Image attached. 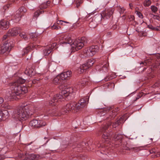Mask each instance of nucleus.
<instances>
[{
	"instance_id": "nucleus-36",
	"label": "nucleus",
	"mask_w": 160,
	"mask_h": 160,
	"mask_svg": "<svg viewBox=\"0 0 160 160\" xmlns=\"http://www.w3.org/2000/svg\"><path fill=\"white\" fill-rule=\"evenodd\" d=\"M63 22H64V23H67V24H70V23L68 22L63 21L62 20H58L57 21V24H58V25H62L63 24Z\"/></svg>"
},
{
	"instance_id": "nucleus-59",
	"label": "nucleus",
	"mask_w": 160,
	"mask_h": 160,
	"mask_svg": "<svg viewBox=\"0 0 160 160\" xmlns=\"http://www.w3.org/2000/svg\"><path fill=\"white\" fill-rule=\"evenodd\" d=\"M140 96H141L142 95V93H141L140 94Z\"/></svg>"
},
{
	"instance_id": "nucleus-43",
	"label": "nucleus",
	"mask_w": 160,
	"mask_h": 160,
	"mask_svg": "<svg viewBox=\"0 0 160 160\" xmlns=\"http://www.w3.org/2000/svg\"><path fill=\"white\" fill-rule=\"evenodd\" d=\"M8 37H9L8 35V33L7 35H5L3 36V37L2 38V41L5 40L8 38Z\"/></svg>"
},
{
	"instance_id": "nucleus-19",
	"label": "nucleus",
	"mask_w": 160,
	"mask_h": 160,
	"mask_svg": "<svg viewBox=\"0 0 160 160\" xmlns=\"http://www.w3.org/2000/svg\"><path fill=\"white\" fill-rule=\"evenodd\" d=\"M114 138L115 139V140L116 141V144H118V142L121 143L124 141V140L122 139L123 136L121 134L115 135L114 136Z\"/></svg>"
},
{
	"instance_id": "nucleus-48",
	"label": "nucleus",
	"mask_w": 160,
	"mask_h": 160,
	"mask_svg": "<svg viewBox=\"0 0 160 160\" xmlns=\"http://www.w3.org/2000/svg\"><path fill=\"white\" fill-rule=\"evenodd\" d=\"M154 30L156 31H158L160 30V29L158 26H157L154 28Z\"/></svg>"
},
{
	"instance_id": "nucleus-32",
	"label": "nucleus",
	"mask_w": 160,
	"mask_h": 160,
	"mask_svg": "<svg viewBox=\"0 0 160 160\" xmlns=\"http://www.w3.org/2000/svg\"><path fill=\"white\" fill-rule=\"evenodd\" d=\"M151 4V1L150 0H145L143 4L144 6L148 7Z\"/></svg>"
},
{
	"instance_id": "nucleus-56",
	"label": "nucleus",
	"mask_w": 160,
	"mask_h": 160,
	"mask_svg": "<svg viewBox=\"0 0 160 160\" xmlns=\"http://www.w3.org/2000/svg\"><path fill=\"white\" fill-rule=\"evenodd\" d=\"M113 27H114V28H117V26L116 25H114V26H113Z\"/></svg>"
},
{
	"instance_id": "nucleus-58",
	"label": "nucleus",
	"mask_w": 160,
	"mask_h": 160,
	"mask_svg": "<svg viewBox=\"0 0 160 160\" xmlns=\"http://www.w3.org/2000/svg\"><path fill=\"white\" fill-rule=\"evenodd\" d=\"M154 2L158 1V0H153Z\"/></svg>"
},
{
	"instance_id": "nucleus-47",
	"label": "nucleus",
	"mask_w": 160,
	"mask_h": 160,
	"mask_svg": "<svg viewBox=\"0 0 160 160\" xmlns=\"http://www.w3.org/2000/svg\"><path fill=\"white\" fill-rule=\"evenodd\" d=\"M152 18L154 19H156V20H158V17H157V15H152Z\"/></svg>"
},
{
	"instance_id": "nucleus-14",
	"label": "nucleus",
	"mask_w": 160,
	"mask_h": 160,
	"mask_svg": "<svg viewBox=\"0 0 160 160\" xmlns=\"http://www.w3.org/2000/svg\"><path fill=\"white\" fill-rule=\"evenodd\" d=\"M71 72L68 71L62 72L60 74L61 79L62 80L68 79L71 76Z\"/></svg>"
},
{
	"instance_id": "nucleus-24",
	"label": "nucleus",
	"mask_w": 160,
	"mask_h": 160,
	"mask_svg": "<svg viewBox=\"0 0 160 160\" xmlns=\"http://www.w3.org/2000/svg\"><path fill=\"white\" fill-rule=\"evenodd\" d=\"M2 108L5 109H10L12 108V107L9 104V103L6 102H5L1 105Z\"/></svg>"
},
{
	"instance_id": "nucleus-27",
	"label": "nucleus",
	"mask_w": 160,
	"mask_h": 160,
	"mask_svg": "<svg viewBox=\"0 0 160 160\" xmlns=\"http://www.w3.org/2000/svg\"><path fill=\"white\" fill-rule=\"evenodd\" d=\"M61 80V78L59 75L57 76L53 80V82L55 84H58Z\"/></svg>"
},
{
	"instance_id": "nucleus-54",
	"label": "nucleus",
	"mask_w": 160,
	"mask_h": 160,
	"mask_svg": "<svg viewBox=\"0 0 160 160\" xmlns=\"http://www.w3.org/2000/svg\"><path fill=\"white\" fill-rule=\"evenodd\" d=\"M101 146V145L99 144H98V145L97 146V147L98 148L100 147Z\"/></svg>"
},
{
	"instance_id": "nucleus-16",
	"label": "nucleus",
	"mask_w": 160,
	"mask_h": 160,
	"mask_svg": "<svg viewBox=\"0 0 160 160\" xmlns=\"http://www.w3.org/2000/svg\"><path fill=\"white\" fill-rule=\"evenodd\" d=\"M22 16L20 12H17L13 16L12 20L14 22H17L20 20Z\"/></svg>"
},
{
	"instance_id": "nucleus-6",
	"label": "nucleus",
	"mask_w": 160,
	"mask_h": 160,
	"mask_svg": "<svg viewBox=\"0 0 160 160\" xmlns=\"http://www.w3.org/2000/svg\"><path fill=\"white\" fill-rule=\"evenodd\" d=\"M99 48L98 46H92L85 49L84 51V53L86 57H91L97 52Z\"/></svg>"
},
{
	"instance_id": "nucleus-12",
	"label": "nucleus",
	"mask_w": 160,
	"mask_h": 160,
	"mask_svg": "<svg viewBox=\"0 0 160 160\" xmlns=\"http://www.w3.org/2000/svg\"><path fill=\"white\" fill-rule=\"evenodd\" d=\"M13 47V46H11L10 43H5L1 47V52L2 53L7 52H9L11 49Z\"/></svg>"
},
{
	"instance_id": "nucleus-55",
	"label": "nucleus",
	"mask_w": 160,
	"mask_h": 160,
	"mask_svg": "<svg viewBox=\"0 0 160 160\" xmlns=\"http://www.w3.org/2000/svg\"><path fill=\"white\" fill-rule=\"evenodd\" d=\"M150 153L155 152L154 151H153V150H152L151 151H150Z\"/></svg>"
},
{
	"instance_id": "nucleus-51",
	"label": "nucleus",
	"mask_w": 160,
	"mask_h": 160,
	"mask_svg": "<svg viewBox=\"0 0 160 160\" xmlns=\"http://www.w3.org/2000/svg\"><path fill=\"white\" fill-rule=\"evenodd\" d=\"M129 6L130 7V8L131 9H132L133 8V5L131 3H129Z\"/></svg>"
},
{
	"instance_id": "nucleus-22",
	"label": "nucleus",
	"mask_w": 160,
	"mask_h": 160,
	"mask_svg": "<svg viewBox=\"0 0 160 160\" xmlns=\"http://www.w3.org/2000/svg\"><path fill=\"white\" fill-rule=\"evenodd\" d=\"M34 70L32 68H27L25 71V73L29 76H32L34 74Z\"/></svg>"
},
{
	"instance_id": "nucleus-42",
	"label": "nucleus",
	"mask_w": 160,
	"mask_h": 160,
	"mask_svg": "<svg viewBox=\"0 0 160 160\" xmlns=\"http://www.w3.org/2000/svg\"><path fill=\"white\" fill-rule=\"evenodd\" d=\"M137 14L140 18H143L142 14L140 12H137Z\"/></svg>"
},
{
	"instance_id": "nucleus-10",
	"label": "nucleus",
	"mask_w": 160,
	"mask_h": 160,
	"mask_svg": "<svg viewBox=\"0 0 160 160\" xmlns=\"http://www.w3.org/2000/svg\"><path fill=\"white\" fill-rule=\"evenodd\" d=\"M57 43H54L51 45H50L46 47L43 51V54L45 56H48L52 50L56 46Z\"/></svg>"
},
{
	"instance_id": "nucleus-11",
	"label": "nucleus",
	"mask_w": 160,
	"mask_h": 160,
	"mask_svg": "<svg viewBox=\"0 0 160 160\" xmlns=\"http://www.w3.org/2000/svg\"><path fill=\"white\" fill-rule=\"evenodd\" d=\"M114 9L113 8H110L106 10L101 15V16L104 17L106 19L109 18L112 15L114 12Z\"/></svg>"
},
{
	"instance_id": "nucleus-20",
	"label": "nucleus",
	"mask_w": 160,
	"mask_h": 160,
	"mask_svg": "<svg viewBox=\"0 0 160 160\" xmlns=\"http://www.w3.org/2000/svg\"><path fill=\"white\" fill-rule=\"evenodd\" d=\"M125 115L121 117L117 122L113 123L112 125L113 128H115L117 127L120 124L123 123L126 120H124Z\"/></svg>"
},
{
	"instance_id": "nucleus-21",
	"label": "nucleus",
	"mask_w": 160,
	"mask_h": 160,
	"mask_svg": "<svg viewBox=\"0 0 160 160\" xmlns=\"http://www.w3.org/2000/svg\"><path fill=\"white\" fill-rule=\"evenodd\" d=\"M35 48V46L34 45H30L27 47L23 49L22 51V55H25L27 54L28 52L30 51L32 48Z\"/></svg>"
},
{
	"instance_id": "nucleus-13",
	"label": "nucleus",
	"mask_w": 160,
	"mask_h": 160,
	"mask_svg": "<svg viewBox=\"0 0 160 160\" xmlns=\"http://www.w3.org/2000/svg\"><path fill=\"white\" fill-rule=\"evenodd\" d=\"M20 32L19 28H14L9 30L8 32V35L9 36H16Z\"/></svg>"
},
{
	"instance_id": "nucleus-3",
	"label": "nucleus",
	"mask_w": 160,
	"mask_h": 160,
	"mask_svg": "<svg viewBox=\"0 0 160 160\" xmlns=\"http://www.w3.org/2000/svg\"><path fill=\"white\" fill-rule=\"evenodd\" d=\"M85 98H82L77 103L75 102H72L67 104L63 108V110L65 112L72 110H79L84 108L88 103V101H86Z\"/></svg>"
},
{
	"instance_id": "nucleus-15",
	"label": "nucleus",
	"mask_w": 160,
	"mask_h": 160,
	"mask_svg": "<svg viewBox=\"0 0 160 160\" xmlns=\"http://www.w3.org/2000/svg\"><path fill=\"white\" fill-rule=\"evenodd\" d=\"M109 125L107 124L104 126L102 128V132L103 134L102 135V137L104 139H108L110 138L109 134L106 131H104L106 130L109 127Z\"/></svg>"
},
{
	"instance_id": "nucleus-1",
	"label": "nucleus",
	"mask_w": 160,
	"mask_h": 160,
	"mask_svg": "<svg viewBox=\"0 0 160 160\" xmlns=\"http://www.w3.org/2000/svg\"><path fill=\"white\" fill-rule=\"evenodd\" d=\"M60 44H65L68 47H71L72 51H78L81 49L84 46L85 42L84 38L81 39H77L75 40L73 43L71 37L68 35L62 34L59 38Z\"/></svg>"
},
{
	"instance_id": "nucleus-38",
	"label": "nucleus",
	"mask_w": 160,
	"mask_h": 160,
	"mask_svg": "<svg viewBox=\"0 0 160 160\" xmlns=\"http://www.w3.org/2000/svg\"><path fill=\"white\" fill-rule=\"evenodd\" d=\"M26 10L25 8L23 7H21L19 9V10L17 11V12H21V13L22 14V12H26Z\"/></svg>"
},
{
	"instance_id": "nucleus-35",
	"label": "nucleus",
	"mask_w": 160,
	"mask_h": 160,
	"mask_svg": "<svg viewBox=\"0 0 160 160\" xmlns=\"http://www.w3.org/2000/svg\"><path fill=\"white\" fill-rule=\"evenodd\" d=\"M151 9L152 11L154 13L156 12L158 10L157 8L154 6H151Z\"/></svg>"
},
{
	"instance_id": "nucleus-5",
	"label": "nucleus",
	"mask_w": 160,
	"mask_h": 160,
	"mask_svg": "<svg viewBox=\"0 0 160 160\" xmlns=\"http://www.w3.org/2000/svg\"><path fill=\"white\" fill-rule=\"evenodd\" d=\"M29 109V105H22L14 112L13 117L20 121L25 120L28 117Z\"/></svg>"
},
{
	"instance_id": "nucleus-41",
	"label": "nucleus",
	"mask_w": 160,
	"mask_h": 160,
	"mask_svg": "<svg viewBox=\"0 0 160 160\" xmlns=\"http://www.w3.org/2000/svg\"><path fill=\"white\" fill-rule=\"evenodd\" d=\"M109 65V64L107 63L106 64V65H104L102 67L103 70H105V71H107V67Z\"/></svg>"
},
{
	"instance_id": "nucleus-18",
	"label": "nucleus",
	"mask_w": 160,
	"mask_h": 160,
	"mask_svg": "<svg viewBox=\"0 0 160 160\" xmlns=\"http://www.w3.org/2000/svg\"><path fill=\"white\" fill-rule=\"evenodd\" d=\"M9 22L5 20H2L0 22V27L2 28L6 29L9 27Z\"/></svg>"
},
{
	"instance_id": "nucleus-61",
	"label": "nucleus",
	"mask_w": 160,
	"mask_h": 160,
	"mask_svg": "<svg viewBox=\"0 0 160 160\" xmlns=\"http://www.w3.org/2000/svg\"><path fill=\"white\" fill-rule=\"evenodd\" d=\"M146 69V68H144V69H143V71H144V70L145 69Z\"/></svg>"
},
{
	"instance_id": "nucleus-29",
	"label": "nucleus",
	"mask_w": 160,
	"mask_h": 160,
	"mask_svg": "<svg viewBox=\"0 0 160 160\" xmlns=\"http://www.w3.org/2000/svg\"><path fill=\"white\" fill-rule=\"evenodd\" d=\"M43 12V11H38L36 12H35L33 15V18L35 19L37 18L38 17V16L40 15V13H41L42 12Z\"/></svg>"
},
{
	"instance_id": "nucleus-2",
	"label": "nucleus",
	"mask_w": 160,
	"mask_h": 160,
	"mask_svg": "<svg viewBox=\"0 0 160 160\" xmlns=\"http://www.w3.org/2000/svg\"><path fill=\"white\" fill-rule=\"evenodd\" d=\"M11 92L10 93L9 99H16V96L23 94L28 92L26 87L17 83H13L10 85Z\"/></svg>"
},
{
	"instance_id": "nucleus-26",
	"label": "nucleus",
	"mask_w": 160,
	"mask_h": 160,
	"mask_svg": "<svg viewBox=\"0 0 160 160\" xmlns=\"http://www.w3.org/2000/svg\"><path fill=\"white\" fill-rule=\"evenodd\" d=\"M50 3L49 1H47L46 2H44L41 4L39 6L40 8L41 9H43L46 8L49 4Z\"/></svg>"
},
{
	"instance_id": "nucleus-50",
	"label": "nucleus",
	"mask_w": 160,
	"mask_h": 160,
	"mask_svg": "<svg viewBox=\"0 0 160 160\" xmlns=\"http://www.w3.org/2000/svg\"><path fill=\"white\" fill-rule=\"evenodd\" d=\"M4 102L3 98L1 97H0V104Z\"/></svg>"
},
{
	"instance_id": "nucleus-52",
	"label": "nucleus",
	"mask_w": 160,
	"mask_h": 160,
	"mask_svg": "<svg viewBox=\"0 0 160 160\" xmlns=\"http://www.w3.org/2000/svg\"><path fill=\"white\" fill-rule=\"evenodd\" d=\"M157 17L158 18V20L160 21V16L159 15H157Z\"/></svg>"
},
{
	"instance_id": "nucleus-64",
	"label": "nucleus",
	"mask_w": 160,
	"mask_h": 160,
	"mask_svg": "<svg viewBox=\"0 0 160 160\" xmlns=\"http://www.w3.org/2000/svg\"><path fill=\"white\" fill-rule=\"evenodd\" d=\"M34 81H32V82L33 83H34L35 82H34Z\"/></svg>"
},
{
	"instance_id": "nucleus-8",
	"label": "nucleus",
	"mask_w": 160,
	"mask_h": 160,
	"mask_svg": "<svg viewBox=\"0 0 160 160\" xmlns=\"http://www.w3.org/2000/svg\"><path fill=\"white\" fill-rule=\"evenodd\" d=\"M94 62L91 59L88 60L87 63L82 64L78 69V72L81 73L84 72L85 71L91 67L93 65Z\"/></svg>"
},
{
	"instance_id": "nucleus-17",
	"label": "nucleus",
	"mask_w": 160,
	"mask_h": 160,
	"mask_svg": "<svg viewBox=\"0 0 160 160\" xmlns=\"http://www.w3.org/2000/svg\"><path fill=\"white\" fill-rule=\"evenodd\" d=\"M26 160H38L39 156L33 154H31L29 155L28 156L26 154Z\"/></svg>"
},
{
	"instance_id": "nucleus-30",
	"label": "nucleus",
	"mask_w": 160,
	"mask_h": 160,
	"mask_svg": "<svg viewBox=\"0 0 160 160\" xmlns=\"http://www.w3.org/2000/svg\"><path fill=\"white\" fill-rule=\"evenodd\" d=\"M55 113V111H52H52H51L50 110H49L48 111H46V113H45V115L47 116H53L54 115Z\"/></svg>"
},
{
	"instance_id": "nucleus-28",
	"label": "nucleus",
	"mask_w": 160,
	"mask_h": 160,
	"mask_svg": "<svg viewBox=\"0 0 160 160\" xmlns=\"http://www.w3.org/2000/svg\"><path fill=\"white\" fill-rule=\"evenodd\" d=\"M25 82V80L22 78H19L14 83H18L20 85L23 83Z\"/></svg>"
},
{
	"instance_id": "nucleus-23",
	"label": "nucleus",
	"mask_w": 160,
	"mask_h": 160,
	"mask_svg": "<svg viewBox=\"0 0 160 160\" xmlns=\"http://www.w3.org/2000/svg\"><path fill=\"white\" fill-rule=\"evenodd\" d=\"M87 84V82L85 79L82 80L80 82H79L77 86V89H79L82 88Z\"/></svg>"
},
{
	"instance_id": "nucleus-44",
	"label": "nucleus",
	"mask_w": 160,
	"mask_h": 160,
	"mask_svg": "<svg viewBox=\"0 0 160 160\" xmlns=\"http://www.w3.org/2000/svg\"><path fill=\"white\" fill-rule=\"evenodd\" d=\"M148 27L149 28L151 29L152 30H154L155 27H153L152 25H148Z\"/></svg>"
},
{
	"instance_id": "nucleus-34",
	"label": "nucleus",
	"mask_w": 160,
	"mask_h": 160,
	"mask_svg": "<svg viewBox=\"0 0 160 160\" xmlns=\"http://www.w3.org/2000/svg\"><path fill=\"white\" fill-rule=\"evenodd\" d=\"M88 145V144L86 143L85 142H81L80 144L78 145V148H80L81 147H82L83 148L86 147Z\"/></svg>"
},
{
	"instance_id": "nucleus-9",
	"label": "nucleus",
	"mask_w": 160,
	"mask_h": 160,
	"mask_svg": "<svg viewBox=\"0 0 160 160\" xmlns=\"http://www.w3.org/2000/svg\"><path fill=\"white\" fill-rule=\"evenodd\" d=\"M101 20L100 18L98 17L90 18L89 19V27L92 28H95L97 24L100 22Z\"/></svg>"
},
{
	"instance_id": "nucleus-49",
	"label": "nucleus",
	"mask_w": 160,
	"mask_h": 160,
	"mask_svg": "<svg viewBox=\"0 0 160 160\" xmlns=\"http://www.w3.org/2000/svg\"><path fill=\"white\" fill-rule=\"evenodd\" d=\"M160 85V82H157L155 84V87H158Z\"/></svg>"
},
{
	"instance_id": "nucleus-45",
	"label": "nucleus",
	"mask_w": 160,
	"mask_h": 160,
	"mask_svg": "<svg viewBox=\"0 0 160 160\" xmlns=\"http://www.w3.org/2000/svg\"><path fill=\"white\" fill-rule=\"evenodd\" d=\"M10 6V3H9L6 6H5L3 7V9L5 10H6L7 8H8Z\"/></svg>"
},
{
	"instance_id": "nucleus-46",
	"label": "nucleus",
	"mask_w": 160,
	"mask_h": 160,
	"mask_svg": "<svg viewBox=\"0 0 160 160\" xmlns=\"http://www.w3.org/2000/svg\"><path fill=\"white\" fill-rule=\"evenodd\" d=\"M18 0H9V3H10V4L12 3L15 2L16 1H17Z\"/></svg>"
},
{
	"instance_id": "nucleus-33",
	"label": "nucleus",
	"mask_w": 160,
	"mask_h": 160,
	"mask_svg": "<svg viewBox=\"0 0 160 160\" xmlns=\"http://www.w3.org/2000/svg\"><path fill=\"white\" fill-rule=\"evenodd\" d=\"M61 27L58 26L57 24L54 23L52 26L51 28L52 29L58 30L60 29Z\"/></svg>"
},
{
	"instance_id": "nucleus-60",
	"label": "nucleus",
	"mask_w": 160,
	"mask_h": 160,
	"mask_svg": "<svg viewBox=\"0 0 160 160\" xmlns=\"http://www.w3.org/2000/svg\"><path fill=\"white\" fill-rule=\"evenodd\" d=\"M105 80H108V79H107V78H105Z\"/></svg>"
},
{
	"instance_id": "nucleus-31",
	"label": "nucleus",
	"mask_w": 160,
	"mask_h": 160,
	"mask_svg": "<svg viewBox=\"0 0 160 160\" xmlns=\"http://www.w3.org/2000/svg\"><path fill=\"white\" fill-rule=\"evenodd\" d=\"M151 62L150 60H148L145 61L143 62H142L140 64H142L144 65H151Z\"/></svg>"
},
{
	"instance_id": "nucleus-37",
	"label": "nucleus",
	"mask_w": 160,
	"mask_h": 160,
	"mask_svg": "<svg viewBox=\"0 0 160 160\" xmlns=\"http://www.w3.org/2000/svg\"><path fill=\"white\" fill-rule=\"evenodd\" d=\"M30 36L31 38L34 39L37 38L38 37L37 34L36 33H32L30 34Z\"/></svg>"
},
{
	"instance_id": "nucleus-25",
	"label": "nucleus",
	"mask_w": 160,
	"mask_h": 160,
	"mask_svg": "<svg viewBox=\"0 0 160 160\" xmlns=\"http://www.w3.org/2000/svg\"><path fill=\"white\" fill-rule=\"evenodd\" d=\"M19 36L21 38L24 39L25 40L27 41L28 39V37L25 32L20 33Z\"/></svg>"
},
{
	"instance_id": "nucleus-62",
	"label": "nucleus",
	"mask_w": 160,
	"mask_h": 160,
	"mask_svg": "<svg viewBox=\"0 0 160 160\" xmlns=\"http://www.w3.org/2000/svg\"><path fill=\"white\" fill-rule=\"evenodd\" d=\"M88 1L90 2L91 0H88Z\"/></svg>"
},
{
	"instance_id": "nucleus-39",
	"label": "nucleus",
	"mask_w": 160,
	"mask_h": 160,
	"mask_svg": "<svg viewBox=\"0 0 160 160\" xmlns=\"http://www.w3.org/2000/svg\"><path fill=\"white\" fill-rule=\"evenodd\" d=\"M125 9L123 7L121 8L120 7L118 9V10L120 14L123 13L125 11Z\"/></svg>"
},
{
	"instance_id": "nucleus-63",
	"label": "nucleus",
	"mask_w": 160,
	"mask_h": 160,
	"mask_svg": "<svg viewBox=\"0 0 160 160\" xmlns=\"http://www.w3.org/2000/svg\"><path fill=\"white\" fill-rule=\"evenodd\" d=\"M140 97H140H139V98H137V99H138V98Z\"/></svg>"
},
{
	"instance_id": "nucleus-57",
	"label": "nucleus",
	"mask_w": 160,
	"mask_h": 160,
	"mask_svg": "<svg viewBox=\"0 0 160 160\" xmlns=\"http://www.w3.org/2000/svg\"><path fill=\"white\" fill-rule=\"evenodd\" d=\"M65 23H64V22H63V24L62 25H64V26H65L66 25Z\"/></svg>"
},
{
	"instance_id": "nucleus-4",
	"label": "nucleus",
	"mask_w": 160,
	"mask_h": 160,
	"mask_svg": "<svg viewBox=\"0 0 160 160\" xmlns=\"http://www.w3.org/2000/svg\"><path fill=\"white\" fill-rule=\"evenodd\" d=\"M75 91L74 88H72L70 87L65 88L61 91L60 94L55 95L53 96V98L49 102V105L52 106L55 105L57 102L61 101L62 99L67 97L71 93Z\"/></svg>"
},
{
	"instance_id": "nucleus-53",
	"label": "nucleus",
	"mask_w": 160,
	"mask_h": 160,
	"mask_svg": "<svg viewBox=\"0 0 160 160\" xmlns=\"http://www.w3.org/2000/svg\"><path fill=\"white\" fill-rule=\"evenodd\" d=\"M111 34V33L110 32H108L107 33V34L109 36H110Z\"/></svg>"
},
{
	"instance_id": "nucleus-7",
	"label": "nucleus",
	"mask_w": 160,
	"mask_h": 160,
	"mask_svg": "<svg viewBox=\"0 0 160 160\" xmlns=\"http://www.w3.org/2000/svg\"><path fill=\"white\" fill-rule=\"evenodd\" d=\"M46 124V122L43 120L33 119L30 122L29 126L32 128H38L45 126Z\"/></svg>"
},
{
	"instance_id": "nucleus-40",
	"label": "nucleus",
	"mask_w": 160,
	"mask_h": 160,
	"mask_svg": "<svg viewBox=\"0 0 160 160\" xmlns=\"http://www.w3.org/2000/svg\"><path fill=\"white\" fill-rule=\"evenodd\" d=\"M157 59L158 61L157 62H159V64H158L157 65H156L154 66V67H155L156 68H157V66H159L160 65V55H158L157 56Z\"/></svg>"
}]
</instances>
